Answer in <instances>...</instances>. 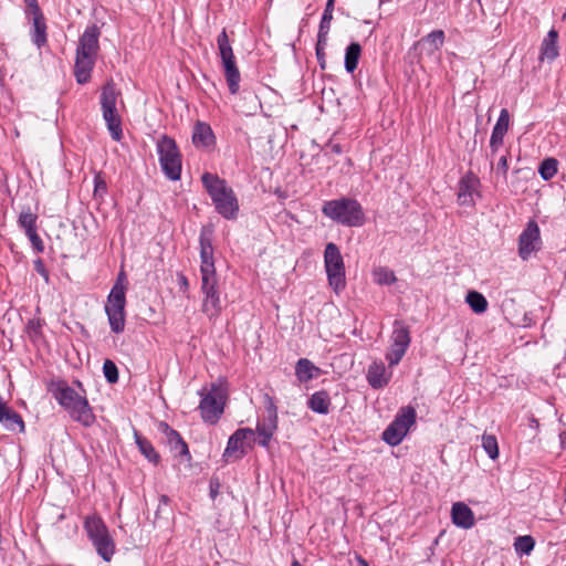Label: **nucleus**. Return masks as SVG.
Instances as JSON below:
<instances>
[{"instance_id": "obj_1", "label": "nucleus", "mask_w": 566, "mask_h": 566, "mask_svg": "<svg viewBox=\"0 0 566 566\" xmlns=\"http://www.w3.org/2000/svg\"><path fill=\"white\" fill-rule=\"evenodd\" d=\"M99 28L96 24H92L80 36L74 65V75L80 84H85L91 78L99 49Z\"/></svg>"}, {"instance_id": "obj_2", "label": "nucleus", "mask_w": 566, "mask_h": 566, "mask_svg": "<svg viewBox=\"0 0 566 566\" xmlns=\"http://www.w3.org/2000/svg\"><path fill=\"white\" fill-rule=\"evenodd\" d=\"M201 180L211 197L216 210L228 220L235 219L239 211V202L232 188L228 186L226 180L209 172L203 174Z\"/></svg>"}, {"instance_id": "obj_3", "label": "nucleus", "mask_w": 566, "mask_h": 566, "mask_svg": "<svg viewBox=\"0 0 566 566\" xmlns=\"http://www.w3.org/2000/svg\"><path fill=\"white\" fill-rule=\"evenodd\" d=\"M54 398L65 408L71 417L88 427L94 421V415L88 406L87 400L80 396L74 389L65 384L59 382L52 389Z\"/></svg>"}, {"instance_id": "obj_4", "label": "nucleus", "mask_w": 566, "mask_h": 566, "mask_svg": "<svg viewBox=\"0 0 566 566\" xmlns=\"http://www.w3.org/2000/svg\"><path fill=\"white\" fill-rule=\"evenodd\" d=\"M322 212L333 221L347 227H360L365 222L361 205L352 198L326 201Z\"/></svg>"}, {"instance_id": "obj_5", "label": "nucleus", "mask_w": 566, "mask_h": 566, "mask_svg": "<svg viewBox=\"0 0 566 566\" xmlns=\"http://www.w3.org/2000/svg\"><path fill=\"white\" fill-rule=\"evenodd\" d=\"M120 93L113 82H107L101 91V108L103 118L112 138L116 142L123 137L122 118L117 111V99Z\"/></svg>"}, {"instance_id": "obj_6", "label": "nucleus", "mask_w": 566, "mask_h": 566, "mask_svg": "<svg viewBox=\"0 0 566 566\" xmlns=\"http://www.w3.org/2000/svg\"><path fill=\"white\" fill-rule=\"evenodd\" d=\"M159 164L165 176L172 180H179L181 175V155L175 140L167 135H161L156 143Z\"/></svg>"}, {"instance_id": "obj_7", "label": "nucleus", "mask_w": 566, "mask_h": 566, "mask_svg": "<svg viewBox=\"0 0 566 566\" xmlns=\"http://www.w3.org/2000/svg\"><path fill=\"white\" fill-rule=\"evenodd\" d=\"M123 273L119 274L116 283L112 287L105 306L111 329L117 334L122 333L125 327L126 287L123 284Z\"/></svg>"}, {"instance_id": "obj_8", "label": "nucleus", "mask_w": 566, "mask_h": 566, "mask_svg": "<svg viewBox=\"0 0 566 566\" xmlns=\"http://www.w3.org/2000/svg\"><path fill=\"white\" fill-rule=\"evenodd\" d=\"M324 266L329 286L336 292H342L346 286L345 264L338 247L329 242L324 251Z\"/></svg>"}, {"instance_id": "obj_9", "label": "nucleus", "mask_w": 566, "mask_h": 566, "mask_svg": "<svg viewBox=\"0 0 566 566\" xmlns=\"http://www.w3.org/2000/svg\"><path fill=\"white\" fill-rule=\"evenodd\" d=\"M217 44H218L219 54H220V57L222 61L229 91L232 94H237L239 91V84H240V72L237 67L233 50L230 44L229 36L224 29L218 35Z\"/></svg>"}, {"instance_id": "obj_10", "label": "nucleus", "mask_w": 566, "mask_h": 566, "mask_svg": "<svg viewBox=\"0 0 566 566\" xmlns=\"http://www.w3.org/2000/svg\"><path fill=\"white\" fill-rule=\"evenodd\" d=\"M201 401L199 409L203 421L208 423H216L223 413L226 394L221 386L212 385L211 388L205 392H200Z\"/></svg>"}, {"instance_id": "obj_11", "label": "nucleus", "mask_w": 566, "mask_h": 566, "mask_svg": "<svg viewBox=\"0 0 566 566\" xmlns=\"http://www.w3.org/2000/svg\"><path fill=\"white\" fill-rule=\"evenodd\" d=\"M416 421V411L411 407L402 408L395 420L382 432V439L390 446L399 444Z\"/></svg>"}, {"instance_id": "obj_12", "label": "nucleus", "mask_w": 566, "mask_h": 566, "mask_svg": "<svg viewBox=\"0 0 566 566\" xmlns=\"http://www.w3.org/2000/svg\"><path fill=\"white\" fill-rule=\"evenodd\" d=\"M211 237L212 231L210 229L203 228L201 230L199 238L201 284L217 283Z\"/></svg>"}, {"instance_id": "obj_13", "label": "nucleus", "mask_w": 566, "mask_h": 566, "mask_svg": "<svg viewBox=\"0 0 566 566\" xmlns=\"http://www.w3.org/2000/svg\"><path fill=\"white\" fill-rule=\"evenodd\" d=\"M542 245L538 224L531 220L518 238V255L523 260H528L530 256L538 251Z\"/></svg>"}, {"instance_id": "obj_14", "label": "nucleus", "mask_w": 566, "mask_h": 566, "mask_svg": "<svg viewBox=\"0 0 566 566\" xmlns=\"http://www.w3.org/2000/svg\"><path fill=\"white\" fill-rule=\"evenodd\" d=\"M254 431L250 428L238 429L230 438L223 453L226 461H234L241 459L244 453V444L247 440L253 439Z\"/></svg>"}, {"instance_id": "obj_15", "label": "nucleus", "mask_w": 566, "mask_h": 566, "mask_svg": "<svg viewBox=\"0 0 566 566\" xmlns=\"http://www.w3.org/2000/svg\"><path fill=\"white\" fill-rule=\"evenodd\" d=\"M276 429L277 412L276 408L273 405H271L266 409V416L259 420L256 426L259 444H261L262 447H268Z\"/></svg>"}, {"instance_id": "obj_16", "label": "nucleus", "mask_w": 566, "mask_h": 566, "mask_svg": "<svg viewBox=\"0 0 566 566\" xmlns=\"http://www.w3.org/2000/svg\"><path fill=\"white\" fill-rule=\"evenodd\" d=\"M201 291L203 293L202 312L209 318L218 317L222 306L217 283L201 284Z\"/></svg>"}, {"instance_id": "obj_17", "label": "nucleus", "mask_w": 566, "mask_h": 566, "mask_svg": "<svg viewBox=\"0 0 566 566\" xmlns=\"http://www.w3.org/2000/svg\"><path fill=\"white\" fill-rule=\"evenodd\" d=\"M480 180L473 174H467L459 182L458 201L462 206L474 205V196H479Z\"/></svg>"}, {"instance_id": "obj_18", "label": "nucleus", "mask_w": 566, "mask_h": 566, "mask_svg": "<svg viewBox=\"0 0 566 566\" xmlns=\"http://www.w3.org/2000/svg\"><path fill=\"white\" fill-rule=\"evenodd\" d=\"M510 124V113L506 108H503L500 113L497 122L493 127L491 139H490V148L492 153L499 150V148L503 144V138L509 129Z\"/></svg>"}, {"instance_id": "obj_19", "label": "nucleus", "mask_w": 566, "mask_h": 566, "mask_svg": "<svg viewBox=\"0 0 566 566\" xmlns=\"http://www.w3.org/2000/svg\"><path fill=\"white\" fill-rule=\"evenodd\" d=\"M451 517L453 524L458 527L469 530L474 526V514L463 502H457L452 505Z\"/></svg>"}, {"instance_id": "obj_20", "label": "nucleus", "mask_w": 566, "mask_h": 566, "mask_svg": "<svg viewBox=\"0 0 566 566\" xmlns=\"http://www.w3.org/2000/svg\"><path fill=\"white\" fill-rule=\"evenodd\" d=\"M391 378V371H387L384 363L374 361L367 371V380L369 385L375 388L385 387Z\"/></svg>"}, {"instance_id": "obj_21", "label": "nucleus", "mask_w": 566, "mask_h": 566, "mask_svg": "<svg viewBox=\"0 0 566 566\" xmlns=\"http://www.w3.org/2000/svg\"><path fill=\"white\" fill-rule=\"evenodd\" d=\"M321 374V369L316 367L310 359L300 358L295 366V376L300 382H307Z\"/></svg>"}, {"instance_id": "obj_22", "label": "nucleus", "mask_w": 566, "mask_h": 566, "mask_svg": "<svg viewBox=\"0 0 566 566\" xmlns=\"http://www.w3.org/2000/svg\"><path fill=\"white\" fill-rule=\"evenodd\" d=\"M192 142L197 147H208L214 143V135L211 127L198 122L193 127Z\"/></svg>"}, {"instance_id": "obj_23", "label": "nucleus", "mask_w": 566, "mask_h": 566, "mask_svg": "<svg viewBox=\"0 0 566 566\" xmlns=\"http://www.w3.org/2000/svg\"><path fill=\"white\" fill-rule=\"evenodd\" d=\"M97 554L106 562H109L115 553V543L111 537L108 531L104 535L98 536L92 541Z\"/></svg>"}, {"instance_id": "obj_24", "label": "nucleus", "mask_w": 566, "mask_h": 566, "mask_svg": "<svg viewBox=\"0 0 566 566\" xmlns=\"http://www.w3.org/2000/svg\"><path fill=\"white\" fill-rule=\"evenodd\" d=\"M558 33L555 29L548 31L546 38L542 43L541 57L542 60L547 59L549 61L555 60L558 56L557 45Z\"/></svg>"}, {"instance_id": "obj_25", "label": "nucleus", "mask_w": 566, "mask_h": 566, "mask_svg": "<svg viewBox=\"0 0 566 566\" xmlns=\"http://www.w3.org/2000/svg\"><path fill=\"white\" fill-rule=\"evenodd\" d=\"M307 405L312 411L326 415L328 413L331 407L329 395L324 390L316 391L311 396Z\"/></svg>"}, {"instance_id": "obj_26", "label": "nucleus", "mask_w": 566, "mask_h": 566, "mask_svg": "<svg viewBox=\"0 0 566 566\" xmlns=\"http://www.w3.org/2000/svg\"><path fill=\"white\" fill-rule=\"evenodd\" d=\"M35 9H38V7H35ZM32 41L38 48L46 43V25L39 10H36L33 17Z\"/></svg>"}, {"instance_id": "obj_27", "label": "nucleus", "mask_w": 566, "mask_h": 566, "mask_svg": "<svg viewBox=\"0 0 566 566\" xmlns=\"http://www.w3.org/2000/svg\"><path fill=\"white\" fill-rule=\"evenodd\" d=\"M164 432L166 433L167 441L172 450H175L179 455L188 454V447L186 442L181 439L179 433L168 427L166 423H161Z\"/></svg>"}, {"instance_id": "obj_28", "label": "nucleus", "mask_w": 566, "mask_h": 566, "mask_svg": "<svg viewBox=\"0 0 566 566\" xmlns=\"http://www.w3.org/2000/svg\"><path fill=\"white\" fill-rule=\"evenodd\" d=\"M84 528L91 541L104 535V533L108 531L102 518L95 515L86 517Z\"/></svg>"}, {"instance_id": "obj_29", "label": "nucleus", "mask_w": 566, "mask_h": 566, "mask_svg": "<svg viewBox=\"0 0 566 566\" xmlns=\"http://www.w3.org/2000/svg\"><path fill=\"white\" fill-rule=\"evenodd\" d=\"M334 0H328L319 23L318 38L319 42H327V34L333 19Z\"/></svg>"}, {"instance_id": "obj_30", "label": "nucleus", "mask_w": 566, "mask_h": 566, "mask_svg": "<svg viewBox=\"0 0 566 566\" xmlns=\"http://www.w3.org/2000/svg\"><path fill=\"white\" fill-rule=\"evenodd\" d=\"M361 53V46L359 43L354 42L349 44L345 52V69L348 73H353L358 64Z\"/></svg>"}, {"instance_id": "obj_31", "label": "nucleus", "mask_w": 566, "mask_h": 566, "mask_svg": "<svg viewBox=\"0 0 566 566\" xmlns=\"http://www.w3.org/2000/svg\"><path fill=\"white\" fill-rule=\"evenodd\" d=\"M465 302L471 307V310L476 314H482L488 310V301L483 294L476 291L468 292L465 296Z\"/></svg>"}, {"instance_id": "obj_32", "label": "nucleus", "mask_w": 566, "mask_h": 566, "mask_svg": "<svg viewBox=\"0 0 566 566\" xmlns=\"http://www.w3.org/2000/svg\"><path fill=\"white\" fill-rule=\"evenodd\" d=\"M391 343H394L395 345H401L407 348L409 347V345H410L409 331L403 324H401L399 322L395 323L392 335H391Z\"/></svg>"}, {"instance_id": "obj_33", "label": "nucleus", "mask_w": 566, "mask_h": 566, "mask_svg": "<svg viewBox=\"0 0 566 566\" xmlns=\"http://www.w3.org/2000/svg\"><path fill=\"white\" fill-rule=\"evenodd\" d=\"M421 42L427 44L429 53H434L438 51L444 43V32L442 30H434L426 35Z\"/></svg>"}, {"instance_id": "obj_34", "label": "nucleus", "mask_w": 566, "mask_h": 566, "mask_svg": "<svg viewBox=\"0 0 566 566\" xmlns=\"http://www.w3.org/2000/svg\"><path fill=\"white\" fill-rule=\"evenodd\" d=\"M374 281L379 285H390L396 282L395 273L385 266H379L373 272Z\"/></svg>"}, {"instance_id": "obj_35", "label": "nucleus", "mask_w": 566, "mask_h": 566, "mask_svg": "<svg viewBox=\"0 0 566 566\" xmlns=\"http://www.w3.org/2000/svg\"><path fill=\"white\" fill-rule=\"evenodd\" d=\"M36 214L32 213L30 209L22 211L19 216V226L24 229L25 233L36 230Z\"/></svg>"}, {"instance_id": "obj_36", "label": "nucleus", "mask_w": 566, "mask_h": 566, "mask_svg": "<svg viewBox=\"0 0 566 566\" xmlns=\"http://www.w3.org/2000/svg\"><path fill=\"white\" fill-rule=\"evenodd\" d=\"M482 447L486 454L495 460L499 457V446L497 440L493 434H483L482 436Z\"/></svg>"}, {"instance_id": "obj_37", "label": "nucleus", "mask_w": 566, "mask_h": 566, "mask_svg": "<svg viewBox=\"0 0 566 566\" xmlns=\"http://www.w3.org/2000/svg\"><path fill=\"white\" fill-rule=\"evenodd\" d=\"M136 443L140 452L153 463H157L159 460L158 453L155 451L150 442L136 436Z\"/></svg>"}, {"instance_id": "obj_38", "label": "nucleus", "mask_w": 566, "mask_h": 566, "mask_svg": "<svg viewBox=\"0 0 566 566\" xmlns=\"http://www.w3.org/2000/svg\"><path fill=\"white\" fill-rule=\"evenodd\" d=\"M538 171L544 180L552 179L557 172V160L554 158H547L543 160Z\"/></svg>"}, {"instance_id": "obj_39", "label": "nucleus", "mask_w": 566, "mask_h": 566, "mask_svg": "<svg viewBox=\"0 0 566 566\" xmlns=\"http://www.w3.org/2000/svg\"><path fill=\"white\" fill-rule=\"evenodd\" d=\"M407 347H403L401 345H395L391 343L390 348L386 355V358L389 363V366H396L399 364V361L402 359L403 355L407 352Z\"/></svg>"}, {"instance_id": "obj_40", "label": "nucleus", "mask_w": 566, "mask_h": 566, "mask_svg": "<svg viewBox=\"0 0 566 566\" xmlns=\"http://www.w3.org/2000/svg\"><path fill=\"white\" fill-rule=\"evenodd\" d=\"M535 542L532 536H518L515 538L514 547L520 554L528 555L534 548Z\"/></svg>"}, {"instance_id": "obj_41", "label": "nucleus", "mask_w": 566, "mask_h": 566, "mask_svg": "<svg viewBox=\"0 0 566 566\" xmlns=\"http://www.w3.org/2000/svg\"><path fill=\"white\" fill-rule=\"evenodd\" d=\"M103 373L106 380L109 384H115L118 380V369L116 365L111 360L106 359L103 364Z\"/></svg>"}, {"instance_id": "obj_42", "label": "nucleus", "mask_w": 566, "mask_h": 566, "mask_svg": "<svg viewBox=\"0 0 566 566\" xmlns=\"http://www.w3.org/2000/svg\"><path fill=\"white\" fill-rule=\"evenodd\" d=\"M28 238L30 239L33 248L36 250V252H43L44 244L39 234L36 233V230L25 233Z\"/></svg>"}, {"instance_id": "obj_43", "label": "nucleus", "mask_w": 566, "mask_h": 566, "mask_svg": "<svg viewBox=\"0 0 566 566\" xmlns=\"http://www.w3.org/2000/svg\"><path fill=\"white\" fill-rule=\"evenodd\" d=\"M507 169H509L507 158H506V156H502L496 164L495 172L497 175H501L503 178H506Z\"/></svg>"}, {"instance_id": "obj_44", "label": "nucleus", "mask_w": 566, "mask_h": 566, "mask_svg": "<svg viewBox=\"0 0 566 566\" xmlns=\"http://www.w3.org/2000/svg\"><path fill=\"white\" fill-rule=\"evenodd\" d=\"M34 269L45 280V282H49V272L41 259L34 261Z\"/></svg>"}, {"instance_id": "obj_45", "label": "nucleus", "mask_w": 566, "mask_h": 566, "mask_svg": "<svg viewBox=\"0 0 566 566\" xmlns=\"http://www.w3.org/2000/svg\"><path fill=\"white\" fill-rule=\"evenodd\" d=\"M94 184H95V189H94L95 195L104 193L106 191V182L99 175L95 176Z\"/></svg>"}, {"instance_id": "obj_46", "label": "nucleus", "mask_w": 566, "mask_h": 566, "mask_svg": "<svg viewBox=\"0 0 566 566\" xmlns=\"http://www.w3.org/2000/svg\"><path fill=\"white\" fill-rule=\"evenodd\" d=\"M326 45V42H319V39L317 40V45H316V55H317V59L321 63V66L324 69V48Z\"/></svg>"}, {"instance_id": "obj_47", "label": "nucleus", "mask_w": 566, "mask_h": 566, "mask_svg": "<svg viewBox=\"0 0 566 566\" xmlns=\"http://www.w3.org/2000/svg\"><path fill=\"white\" fill-rule=\"evenodd\" d=\"M560 444L564 449H566V431L562 432L559 436Z\"/></svg>"}, {"instance_id": "obj_48", "label": "nucleus", "mask_w": 566, "mask_h": 566, "mask_svg": "<svg viewBox=\"0 0 566 566\" xmlns=\"http://www.w3.org/2000/svg\"><path fill=\"white\" fill-rule=\"evenodd\" d=\"M179 281H180V284H181V286H182L184 289H187V287H188V280H187V277H186V276L180 275Z\"/></svg>"}, {"instance_id": "obj_49", "label": "nucleus", "mask_w": 566, "mask_h": 566, "mask_svg": "<svg viewBox=\"0 0 566 566\" xmlns=\"http://www.w3.org/2000/svg\"><path fill=\"white\" fill-rule=\"evenodd\" d=\"M360 566H368L367 562L363 558L359 559Z\"/></svg>"}, {"instance_id": "obj_50", "label": "nucleus", "mask_w": 566, "mask_h": 566, "mask_svg": "<svg viewBox=\"0 0 566 566\" xmlns=\"http://www.w3.org/2000/svg\"><path fill=\"white\" fill-rule=\"evenodd\" d=\"M334 150H335L336 153H339V151H340L339 146H337V145H336V146H334Z\"/></svg>"}]
</instances>
